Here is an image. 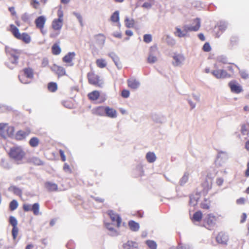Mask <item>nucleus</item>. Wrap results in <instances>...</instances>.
Wrapping results in <instances>:
<instances>
[{
	"instance_id": "obj_44",
	"label": "nucleus",
	"mask_w": 249,
	"mask_h": 249,
	"mask_svg": "<svg viewBox=\"0 0 249 249\" xmlns=\"http://www.w3.org/2000/svg\"><path fill=\"white\" fill-rule=\"evenodd\" d=\"M152 36L150 34H145L143 36V41L146 43H150L152 41Z\"/></svg>"
},
{
	"instance_id": "obj_36",
	"label": "nucleus",
	"mask_w": 249,
	"mask_h": 249,
	"mask_svg": "<svg viewBox=\"0 0 249 249\" xmlns=\"http://www.w3.org/2000/svg\"><path fill=\"white\" fill-rule=\"evenodd\" d=\"M97 66L100 68H105L107 66V63L104 59H98L96 61Z\"/></svg>"
},
{
	"instance_id": "obj_42",
	"label": "nucleus",
	"mask_w": 249,
	"mask_h": 249,
	"mask_svg": "<svg viewBox=\"0 0 249 249\" xmlns=\"http://www.w3.org/2000/svg\"><path fill=\"white\" fill-rule=\"evenodd\" d=\"M60 31L58 30H53V32L50 33V37L52 38H56L60 34Z\"/></svg>"
},
{
	"instance_id": "obj_27",
	"label": "nucleus",
	"mask_w": 249,
	"mask_h": 249,
	"mask_svg": "<svg viewBox=\"0 0 249 249\" xmlns=\"http://www.w3.org/2000/svg\"><path fill=\"white\" fill-rule=\"evenodd\" d=\"M52 53L53 55H57L61 52V49L58 43H55L52 47Z\"/></svg>"
},
{
	"instance_id": "obj_10",
	"label": "nucleus",
	"mask_w": 249,
	"mask_h": 249,
	"mask_svg": "<svg viewBox=\"0 0 249 249\" xmlns=\"http://www.w3.org/2000/svg\"><path fill=\"white\" fill-rule=\"evenodd\" d=\"M51 70L55 73L58 77L66 75L65 69L62 66L53 64L51 68Z\"/></svg>"
},
{
	"instance_id": "obj_33",
	"label": "nucleus",
	"mask_w": 249,
	"mask_h": 249,
	"mask_svg": "<svg viewBox=\"0 0 249 249\" xmlns=\"http://www.w3.org/2000/svg\"><path fill=\"white\" fill-rule=\"evenodd\" d=\"M39 142V139L37 137H33L30 140L29 143L31 147H35L38 145Z\"/></svg>"
},
{
	"instance_id": "obj_4",
	"label": "nucleus",
	"mask_w": 249,
	"mask_h": 249,
	"mask_svg": "<svg viewBox=\"0 0 249 249\" xmlns=\"http://www.w3.org/2000/svg\"><path fill=\"white\" fill-rule=\"evenodd\" d=\"M34 71L33 69L30 67L25 68L20 71L18 74V79L23 84L30 83L33 79Z\"/></svg>"
},
{
	"instance_id": "obj_24",
	"label": "nucleus",
	"mask_w": 249,
	"mask_h": 249,
	"mask_svg": "<svg viewBox=\"0 0 249 249\" xmlns=\"http://www.w3.org/2000/svg\"><path fill=\"white\" fill-rule=\"evenodd\" d=\"M100 95L99 91L94 90L88 94V97L91 101H96L99 99Z\"/></svg>"
},
{
	"instance_id": "obj_1",
	"label": "nucleus",
	"mask_w": 249,
	"mask_h": 249,
	"mask_svg": "<svg viewBox=\"0 0 249 249\" xmlns=\"http://www.w3.org/2000/svg\"><path fill=\"white\" fill-rule=\"evenodd\" d=\"M8 155L11 160L17 164H19L23 163L26 156V152L21 146H16L10 148Z\"/></svg>"
},
{
	"instance_id": "obj_60",
	"label": "nucleus",
	"mask_w": 249,
	"mask_h": 249,
	"mask_svg": "<svg viewBox=\"0 0 249 249\" xmlns=\"http://www.w3.org/2000/svg\"><path fill=\"white\" fill-rule=\"evenodd\" d=\"M247 219V214L245 213H243L241 216L240 223H243L245 222Z\"/></svg>"
},
{
	"instance_id": "obj_45",
	"label": "nucleus",
	"mask_w": 249,
	"mask_h": 249,
	"mask_svg": "<svg viewBox=\"0 0 249 249\" xmlns=\"http://www.w3.org/2000/svg\"><path fill=\"white\" fill-rule=\"evenodd\" d=\"M31 5L34 8L37 9L39 8L40 3L37 0H32Z\"/></svg>"
},
{
	"instance_id": "obj_3",
	"label": "nucleus",
	"mask_w": 249,
	"mask_h": 249,
	"mask_svg": "<svg viewBox=\"0 0 249 249\" xmlns=\"http://www.w3.org/2000/svg\"><path fill=\"white\" fill-rule=\"evenodd\" d=\"M194 22L195 23V26H188L187 25H185L183 27V31H181L180 28L177 27L176 32L175 33V35L179 37H182L185 36L188 32L198 31L200 27L199 19H195L194 20Z\"/></svg>"
},
{
	"instance_id": "obj_2",
	"label": "nucleus",
	"mask_w": 249,
	"mask_h": 249,
	"mask_svg": "<svg viewBox=\"0 0 249 249\" xmlns=\"http://www.w3.org/2000/svg\"><path fill=\"white\" fill-rule=\"evenodd\" d=\"M7 31L10 32L15 38L25 44H29L31 41V37L29 34L26 32L20 33L19 29L14 24H10Z\"/></svg>"
},
{
	"instance_id": "obj_62",
	"label": "nucleus",
	"mask_w": 249,
	"mask_h": 249,
	"mask_svg": "<svg viewBox=\"0 0 249 249\" xmlns=\"http://www.w3.org/2000/svg\"><path fill=\"white\" fill-rule=\"evenodd\" d=\"M8 10L12 16H15L16 15V12L15 10L14 7H9Z\"/></svg>"
},
{
	"instance_id": "obj_49",
	"label": "nucleus",
	"mask_w": 249,
	"mask_h": 249,
	"mask_svg": "<svg viewBox=\"0 0 249 249\" xmlns=\"http://www.w3.org/2000/svg\"><path fill=\"white\" fill-rule=\"evenodd\" d=\"M238 40V39L236 37H235V36L231 37L230 39V45L231 46L236 45L237 44Z\"/></svg>"
},
{
	"instance_id": "obj_56",
	"label": "nucleus",
	"mask_w": 249,
	"mask_h": 249,
	"mask_svg": "<svg viewBox=\"0 0 249 249\" xmlns=\"http://www.w3.org/2000/svg\"><path fill=\"white\" fill-rule=\"evenodd\" d=\"M49 64V60L47 58H43L41 61V67H46Z\"/></svg>"
},
{
	"instance_id": "obj_58",
	"label": "nucleus",
	"mask_w": 249,
	"mask_h": 249,
	"mask_svg": "<svg viewBox=\"0 0 249 249\" xmlns=\"http://www.w3.org/2000/svg\"><path fill=\"white\" fill-rule=\"evenodd\" d=\"M233 66L236 67V65L233 63L231 64L230 66L227 67L229 71H231L232 73L234 72V69Z\"/></svg>"
},
{
	"instance_id": "obj_6",
	"label": "nucleus",
	"mask_w": 249,
	"mask_h": 249,
	"mask_svg": "<svg viewBox=\"0 0 249 249\" xmlns=\"http://www.w3.org/2000/svg\"><path fill=\"white\" fill-rule=\"evenodd\" d=\"M15 128L8 124L0 123V135L6 139L12 136L14 133Z\"/></svg>"
},
{
	"instance_id": "obj_61",
	"label": "nucleus",
	"mask_w": 249,
	"mask_h": 249,
	"mask_svg": "<svg viewBox=\"0 0 249 249\" xmlns=\"http://www.w3.org/2000/svg\"><path fill=\"white\" fill-rule=\"evenodd\" d=\"M245 202V199L243 197H241L236 200V203L238 204L241 205L244 204Z\"/></svg>"
},
{
	"instance_id": "obj_5",
	"label": "nucleus",
	"mask_w": 249,
	"mask_h": 249,
	"mask_svg": "<svg viewBox=\"0 0 249 249\" xmlns=\"http://www.w3.org/2000/svg\"><path fill=\"white\" fill-rule=\"evenodd\" d=\"M57 18H54L52 22L51 28L53 30L61 31L63 25L64 13L61 7H60L57 12Z\"/></svg>"
},
{
	"instance_id": "obj_63",
	"label": "nucleus",
	"mask_w": 249,
	"mask_h": 249,
	"mask_svg": "<svg viewBox=\"0 0 249 249\" xmlns=\"http://www.w3.org/2000/svg\"><path fill=\"white\" fill-rule=\"evenodd\" d=\"M247 169L246 170L245 175L246 177H249V161L247 163Z\"/></svg>"
},
{
	"instance_id": "obj_21",
	"label": "nucleus",
	"mask_w": 249,
	"mask_h": 249,
	"mask_svg": "<svg viewBox=\"0 0 249 249\" xmlns=\"http://www.w3.org/2000/svg\"><path fill=\"white\" fill-rule=\"evenodd\" d=\"M45 188L49 192H56L58 190L57 184L50 181H47L44 183Z\"/></svg>"
},
{
	"instance_id": "obj_50",
	"label": "nucleus",
	"mask_w": 249,
	"mask_h": 249,
	"mask_svg": "<svg viewBox=\"0 0 249 249\" xmlns=\"http://www.w3.org/2000/svg\"><path fill=\"white\" fill-rule=\"evenodd\" d=\"M239 73L242 78L246 79L249 78V74L247 71H239Z\"/></svg>"
},
{
	"instance_id": "obj_16",
	"label": "nucleus",
	"mask_w": 249,
	"mask_h": 249,
	"mask_svg": "<svg viewBox=\"0 0 249 249\" xmlns=\"http://www.w3.org/2000/svg\"><path fill=\"white\" fill-rule=\"evenodd\" d=\"M229 86L232 92L235 93H239L242 91L241 86L235 81H231L229 83Z\"/></svg>"
},
{
	"instance_id": "obj_11",
	"label": "nucleus",
	"mask_w": 249,
	"mask_h": 249,
	"mask_svg": "<svg viewBox=\"0 0 249 249\" xmlns=\"http://www.w3.org/2000/svg\"><path fill=\"white\" fill-rule=\"evenodd\" d=\"M31 130L29 128H27L25 131L22 130H18L17 132L15 135V138L17 141H22L30 134Z\"/></svg>"
},
{
	"instance_id": "obj_46",
	"label": "nucleus",
	"mask_w": 249,
	"mask_h": 249,
	"mask_svg": "<svg viewBox=\"0 0 249 249\" xmlns=\"http://www.w3.org/2000/svg\"><path fill=\"white\" fill-rule=\"evenodd\" d=\"M18 227H13V229L12 231V236H13V238L14 240H15L17 238L18 234Z\"/></svg>"
},
{
	"instance_id": "obj_37",
	"label": "nucleus",
	"mask_w": 249,
	"mask_h": 249,
	"mask_svg": "<svg viewBox=\"0 0 249 249\" xmlns=\"http://www.w3.org/2000/svg\"><path fill=\"white\" fill-rule=\"evenodd\" d=\"M32 211L33 213L35 215H37L39 214V205L38 203H36L34 204L32 206Z\"/></svg>"
},
{
	"instance_id": "obj_30",
	"label": "nucleus",
	"mask_w": 249,
	"mask_h": 249,
	"mask_svg": "<svg viewBox=\"0 0 249 249\" xmlns=\"http://www.w3.org/2000/svg\"><path fill=\"white\" fill-rule=\"evenodd\" d=\"M202 218V213L201 212L198 211L194 213L192 220L193 221L200 222Z\"/></svg>"
},
{
	"instance_id": "obj_39",
	"label": "nucleus",
	"mask_w": 249,
	"mask_h": 249,
	"mask_svg": "<svg viewBox=\"0 0 249 249\" xmlns=\"http://www.w3.org/2000/svg\"><path fill=\"white\" fill-rule=\"evenodd\" d=\"M18 207V203L17 200H12L9 204V209L11 211L15 210Z\"/></svg>"
},
{
	"instance_id": "obj_7",
	"label": "nucleus",
	"mask_w": 249,
	"mask_h": 249,
	"mask_svg": "<svg viewBox=\"0 0 249 249\" xmlns=\"http://www.w3.org/2000/svg\"><path fill=\"white\" fill-rule=\"evenodd\" d=\"M88 82L90 85L97 87H102L103 84V81L99 76L93 71H90L87 74Z\"/></svg>"
},
{
	"instance_id": "obj_32",
	"label": "nucleus",
	"mask_w": 249,
	"mask_h": 249,
	"mask_svg": "<svg viewBox=\"0 0 249 249\" xmlns=\"http://www.w3.org/2000/svg\"><path fill=\"white\" fill-rule=\"evenodd\" d=\"M30 161L31 163L36 165H42L43 164V162L39 158L34 157H32Z\"/></svg>"
},
{
	"instance_id": "obj_25",
	"label": "nucleus",
	"mask_w": 249,
	"mask_h": 249,
	"mask_svg": "<svg viewBox=\"0 0 249 249\" xmlns=\"http://www.w3.org/2000/svg\"><path fill=\"white\" fill-rule=\"evenodd\" d=\"M8 191L12 192L15 195L19 197L22 196V191L21 189L15 186H11L8 188Z\"/></svg>"
},
{
	"instance_id": "obj_59",
	"label": "nucleus",
	"mask_w": 249,
	"mask_h": 249,
	"mask_svg": "<svg viewBox=\"0 0 249 249\" xmlns=\"http://www.w3.org/2000/svg\"><path fill=\"white\" fill-rule=\"evenodd\" d=\"M59 154H60L62 160L63 161H65L66 159V157L64 154V151L60 149V150H59Z\"/></svg>"
},
{
	"instance_id": "obj_28",
	"label": "nucleus",
	"mask_w": 249,
	"mask_h": 249,
	"mask_svg": "<svg viewBox=\"0 0 249 249\" xmlns=\"http://www.w3.org/2000/svg\"><path fill=\"white\" fill-rule=\"evenodd\" d=\"M128 226L129 227L130 229L134 231H137L139 230L140 226L139 224L134 221H130L128 222Z\"/></svg>"
},
{
	"instance_id": "obj_57",
	"label": "nucleus",
	"mask_w": 249,
	"mask_h": 249,
	"mask_svg": "<svg viewBox=\"0 0 249 249\" xmlns=\"http://www.w3.org/2000/svg\"><path fill=\"white\" fill-rule=\"evenodd\" d=\"M223 182L224 179L221 178H217L216 180V183L219 186H221L223 184Z\"/></svg>"
},
{
	"instance_id": "obj_53",
	"label": "nucleus",
	"mask_w": 249,
	"mask_h": 249,
	"mask_svg": "<svg viewBox=\"0 0 249 249\" xmlns=\"http://www.w3.org/2000/svg\"><path fill=\"white\" fill-rule=\"evenodd\" d=\"M129 91L127 89H124L121 92V96L125 98H128L129 96Z\"/></svg>"
},
{
	"instance_id": "obj_43",
	"label": "nucleus",
	"mask_w": 249,
	"mask_h": 249,
	"mask_svg": "<svg viewBox=\"0 0 249 249\" xmlns=\"http://www.w3.org/2000/svg\"><path fill=\"white\" fill-rule=\"evenodd\" d=\"M202 186L203 187V189L205 191H208L212 188V183H209L207 180H205L204 183H202Z\"/></svg>"
},
{
	"instance_id": "obj_52",
	"label": "nucleus",
	"mask_w": 249,
	"mask_h": 249,
	"mask_svg": "<svg viewBox=\"0 0 249 249\" xmlns=\"http://www.w3.org/2000/svg\"><path fill=\"white\" fill-rule=\"evenodd\" d=\"M218 60L220 63H223V64H227L228 63V61L227 58L224 56H221L218 58Z\"/></svg>"
},
{
	"instance_id": "obj_9",
	"label": "nucleus",
	"mask_w": 249,
	"mask_h": 249,
	"mask_svg": "<svg viewBox=\"0 0 249 249\" xmlns=\"http://www.w3.org/2000/svg\"><path fill=\"white\" fill-rule=\"evenodd\" d=\"M213 76L217 79H224L226 78H230L231 75L229 74L225 70H216L211 72Z\"/></svg>"
},
{
	"instance_id": "obj_35",
	"label": "nucleus",
	"mask_w": 249,
	"mask_h": 249,
	"mask_svg": "<svg viewBox=\"0 0 249 249\" xmlns=\"http://www.w3.org/2000/svg\"><path fill=\"white\" fill-rule=\"evenodd\" d=\"M110 20L113 22H117L119 20V13L116 11L114 12L110 17Z\"/></svg>"
},
{
	"instance_id": "obj_38",
	"label": "nucleus",
	"mask_w": 249,
	"mask_h": 249,
	"mask_svg": "<svg viewBox=\"0 0 249 249\" xmlns=\"http://www.w3.org/2000/svg\"><path fill=\"white\" fill-rule=\"evenodd\" d=\"M146 244L147 245L150 249H156L157 245L156 243L152 240H147L146 241Z\"/></svg>"
},
{
	"instance_id": "obj_22",
	"label": "nucleus",
	"mask_w": 249,
	"mask_h": 249,
	"mask_svg": "<svg viewBox=\"0 0 249 249\" xmlns=\"http://www.w3.org/2000/svg\"><path fill=\"white\" fill-rule=\"evenodd\" d=\"M173 59L175 61L173 64L176 66H178L180 65L184 61V57L181 54H175V55L173 56Z\"/></svg>"
},
{
	"instance_id": "obj_12",
	"label": "nucleus",
	"mask_w": 249,
	"mask_h": 249,
	"mask_svg": "<svg viewBox=\"0 0 249 249\" xmlns=\"http://www.w3.org/2000/svg\"><path fill=\"white\" fill-rule=\"evenodd\" d=\"M106 36L103 34H99L94 36V43L99 47H102L105 43Z\"/></svg>"
},
{
	"instance_id": "obj_26",
	"label": "nucleus",
	"mask_w": 249,
	"mask_h": 249,
	"mask_svg": "<svg viewBox=\"0 0 249 249\" xmlns=\"http://www.w3.org/2000/svg\"><path fill=\"white\" fill-rule=\"evenodd\" d=\"M128 86L132 89H136L140 85L139 82L135 79H130L127 80Z\"/></svg>"
},
{
	"instance_id": "obj_17",
	"label": "nucleus",
	"mask_w": 249,
	"mask_h": 249,
	"mask_svg": "<svg viewBox=\"0 0 249 249\" xmlns=\"http://www.w3.org/2000/svg\"><path fill=\"white\" fill-rule=\"evenodd\" d=\"M46 20V19L45 18L44 16H41L37 17L35 21V23L36 28L39 29L41 32H42L44 27Z\"/></svg>"
},
{
	"instance_id": "obj_48",
	"label": "nucleus",
	"mask_w": 249,
	"mask_h": 249,
	"mask_svg": "<svg viewBox=\"0 0 249 249\" xmlns=\"http://www.w3.org/2000/svg\"><path fill=\"white\" fill-rule=\"evenodd\" d=\"M203 50L205 52H209L211 50V47L208 42H206L203 46Z\"/></svg>"
},
{
	"instance_id": "obj_55",
	"label": "nucleus",
	"mask_w": 249,
	"mask_h": 249,
	"mask_svg": "<svg viewBox=\"0 0 249 249\" xmlns=\"http://www.w3.org/2000/svg\"><path fill=\"white\" fill-rule=\"evenodd\" d=\"M74 14L76 16L77 18L78 19L81 25L83 26V19H82V17L81 15L79 13H74Z\"/></svg>"
},
{
	"instance_id": "obj_20",
	"label": "nucleus",
	"mask_w": 249,
	"mask_h": 249,
	"mask_svg": "<svg viewBox=\"0 0 249 249\" xmlns=\"http://www.w3.org/2000/svg\"><path fill=\"white\" fill-rule=\"evenodd\" d=\"M105 107L102 106L93 108L91 110L92 113L97 116H105Z\"/></svg>"
},
{
	"instance_id": "obj_47",
	"label": "nucleus",
	"mask_w": 249,
	"mask_h": 249,
	"mask_svg": "<svg viewBox=\"0 0 249 249\" xmlns=\"http://www.w3.org/2000/svg\"><path fill=\"white\" fill-rule=\"evenodd\" d=\"M21 19L24 22H28L30 20V17L28 14L24 13L21 15Z\"/></svg>"
},
{
	"instance_id": "obj_40",
	"label": "nucleus",
	"mask_w": 249,
	"mask_h": 249,
	"mask_svg": "<svg viewBox=\"0 0 249 249\" xmlns=\"http://www.w3.org/2000/svg\"><path fill=\"white\" fill-rule=\"evenodd\" d=\"M125 25L127 28H132L133 27L134 25V20L132 19H130L128 18H126L125 19Z\"/></svg>"
},
{
	"instance_id": "obj_51",
	"label": "nucleus",
	"mask_w": 249,
	"mask_h": 249,
	"mask_svg": "<svg viewBox=\"0 0 249 249\" xmlns=\"http://www.w3.org/2000/svg\"><path fill=\"white\" fill-rule=\"evenodd\" d=\"M32 206L29 204L25 203L23 205V210L24 212L32 211Z\"/></svg>"
},
{
	"instance_id": "obj_34",
	"label": "nucleus",
	"mask_w": 249,
	"mask_h": 249,
	"mask_svg": "<svg viewBox=\"0 0 249 249\" xmlns=\"http://www.w3.org/2000/svg\"><path fill=\"white\" fill-rule=\"evenodd\" d=\"M241 131L243 135H248L249 133V124H242Z\"/></svg>"
},
{
	"instance_id": "obj_23",
	"label": "nucleus",
	"mask_w": 249,
	"mask_h": 249,
	"mask_svg": "<svg viewBox=\"0 0 249 249\" xmlns=\"http://www.w3.org/2000/svg\"><path fill=\"white\" fill-rule=\"evenodd\" d=\"M124 249H138V244L132 241H128L123 245Z\"/></svg>"
},
{
	"instance_id": "obj_8",
	"label": "nucleus",
	"mask_w": 249,
	"mask_h": 249,
	"mask_svg": "<svg viewBox=\"0 0 249 249\" xmlns=\"http://www.w3.org/2000/svg\"><path fill=\"white\" fill-rule=\"evenodd\" d=\"M217 217L212 213L207 215L204 219V222L207 228L209 229L213 227L217 221Z\"/></svg>"
},
{
	"instance_id": "obj_18",
	"label": "nucleus",
	"mask_w": 249,
	"mask_h": 249,
	"mask_svg": "<svg viewBox=\"0 0 249 249\" xmlns=\"http://www.w3.org/2000/svg\"><path fill=\"white\" fill-rule=\"evenodd\" d=\"M105 116L111 118H115L117 116V112L116 110L113 108L110 107L108 106H106Z\"/></svg>"
},
{
	"instance_id": "obj_15",
	"label": "nucleus",
	"mask_w": 249,
	"mask_h": 249,
	"mask_svg": "<svg viewBox=\"0 0 249 249\" xmlns=\"http://www.w3.org/2000/svg\"><path fill=\"white\" fill-rule=\"evenodd\" d=\"M107 214L109 216L112 221L114 222H116L117 223V227H119L122 222V220L120 216L112 210L108 211Z\"/></svg>"
},
{
	"instance_id": "obj_29",
	"label": "nucleus",
	"mask_w": 249,
	"mask_h": 249,
	"mask_svg": "<svg viewBox=\"0 0 249 249\" xmlns=\"http://www.w3.org/2000/svg\"><path fill=\"white\" fill-rule=\"evenodd\" d=\"M47 88L49 91L54 92L57 90L58 86L56 83L51 82L48 84Z\"/></svg>"
},
{
	"instance_id": "obj_13",
	"label": "nucleus",
	"mask_w": 249,
	"mask_h": 249,
	"mask_svg": "<svg viewBox=\"0 0 249 249\" xmlns=\"http://www.w3.org/2000/svg\"><path fill=\"white\" fill-rule=\"evenodd\" d=\"M150 53L147 58V62L149 63H154L157 60V57L154 54L158 52V48L156 46H151L150 48Z\"/></svg>"
},
{
	"instance_id": "obj_31",
	"label": "nucleus",
	"mask_w": 249,
	"mask_h": 249,
	"mask_svg": "<svg viewBox=\"0 0 249 249\" xmlns=\"http://www.w3.org/2000/svg\"><path fill=\"white\" fill-rule=\"evenodd\" d=\"M146 159L148 162L152 163L156 160V156L153 152H148L146 155Z\"/></svg>"
},
{
	"instance_id": "obj_54",
	"label": "nucleus",
	"mask_w": 249,
	"mask_h": 249,
	"mask_svg": "<svg viewBox=\"0 0 249 249\" xmlns=\"http://www.w3.org/2000/svg\"><path fill=\"white\" fill-rule=\"evenodd\" d=\"M218 30H219L221 33H222L226 29V26L224 24L220 23L217 26Z\"/></svg>"
},
{
	"instance_id": "obj_64",
	"label": "nucleus",
	"mask_w": 249,
	"mask_h": 249,
	"mask_svg": "<svg viewBox=\"0 0 249 249\" xmlns=\"http://www.w3.org/2000/svg\"><path fill=\"white\" fill-rule=\"evenodd\" d=\"M113 36L115 37L120 38L122 37V34L121 33L117 32L113 34Z\"/></svg>"
},
{
	"instance_id": "obj_14",
	"label": "nucleus",
	"mask_w": 249,
	"mask_h": 249,
	"mask_svg": "<svg viewBox=\"0 0 249 249\" xmlns=\"http://www.w3.org/2000/svg\"><path fill=\"white\" fill-rule=\"evenodd\" d=\"M75 55L74 52H69L63 57L62 61L63 62L68 64L69 66H72L73 65L72 60Z\"/></svg>"
},
{
	"instance_id": "obj_19",
	"label": "nucleus",
	"mask_w": 249,
	"mask_h": 249,
	"mask_svg": "<svg viewBox=\"0 0 249 249\" xmlns=\"http://www.w3.org/2000/svg\"><path fill=\"white\" fill-rule=\"evenodd\" d=\"M216 240L218 243L227 244L228 241V236L225 233L220 232L217 235Z\"/></svg>"
},
{
	"instance_id": "obj_41",
	"label": "nucleus",
	"mask_w": 249,
	"mask_h": 249,
	"mask_svg": "<svg viewBox=\"0 0 249 249\" xmlns=\"http://www.w3.org/2000/svg\"><path fill=\"white\" fill-rule=\"evenodd\" d=\"M9 222L13 227H17L18 222L15 217L11 216L9 218Z\"/></svg>"
}]
</instances>
